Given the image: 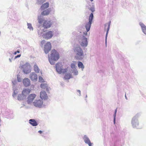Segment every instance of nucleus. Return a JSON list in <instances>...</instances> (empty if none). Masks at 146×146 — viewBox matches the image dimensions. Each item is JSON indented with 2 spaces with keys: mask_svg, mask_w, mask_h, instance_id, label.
<instances>
[{
  "mask_svg": "<svg viewBox=\"0 0 146 146\" xmlns=\"http://www.w3.org/2000/svg\"><path fill=\"white\" fill-rule=\"evenodd\" d=\"M76 35V39H77L82 47H86L88 44V41L87 38L81 32H78Z\"/></svg>",
  "mask_w": 146,
  "mask_h": 146,
  "instance_id": "1",
  "label": "nucleus"
},
{
  "mask_svg": "<svg viewBox=\"0 0 146 146\" xmlns=\"http://www.w3.org/2000/svg\"><path fill=\"white\" fill-rule=\"evenodd\" d=\"M51 54L48 55L49 61L51 65L54 64L55 61L57 60L59 58V53L55 49L52 50Z\"/></svg>",
  "mask_w": 146,
  "mask_h": 146,
  "instance_id": "2",
  "label": "nucleus"
},
{
  "mask_svg": "<svg viewBox=\"0 0 146 146\" xmlns=\"http://www.w3.org/2000/svg\"><path fill=\"white\" fill-rule=\"evenodd\" d=\"M73 50L76 59L81 60L83 58L84 56V52L82 48L79 45H76L74 47Z\"/></svg>",
  "mask_w": 146,
  "mask_h": 146,
  "instance_id": "3",
  "label": "nucleus"
},
{
  "mask_svg": "<svg viewBox=\"0 0 146 146\" xmlns=\"http://www.w3.org/2000/svg\"><path fill=\"white\" fill-rule=\"evenodd\" d=\"M138 114H137L133 117L131 119V124L133 128L137 129H140L142 128L141 127H140L139 126V123L138 119Z\"/></svg>",
  "mask_w": 146,
  "mask_h": 146,
  "instance_id": "4",
  "label": "nucleus"
},
{
  "mask_svg": "<svg viewBox=\"0 0 146 146\" xmlns=\"http://www.w3.org/2000/svg\"><path fill=\"white\" fill-rule=\"evenodd\" d=\"M93 18V13H91L89 16V21L86 23L85 25L86 32H85L83 33V34L84 35L86 36L87 35L88 36L89 35L90 33H89V34H88L87 32L89 31L90 30Z\"/></svg>",
  "mask_w": 146,
  "mask_h": 146,
  "instance_id": "5",
  "label": "nucleus"
},
{
  "mask_svg": "<svg viewBox=\"0 0 146 146\" xmlns=\"http://www.w3.org/2000/svg\"><path fill=\"white\" fill-rule=\"evenodd\" d=\"M21 69L24 73L28 74L29 73L31 70V66L30 64L27 62L21 66Z\"/></svg>",
  "mask_w": 146,
  "mask_h": 146,
  "instance_id": "6",
  "label": "nucleus"
},
{
  "mask_svg": "<svg viewBox=\"0 0 146 146\" xmlns=\"http://www.w3.org/2000/svg\"><path fill=\"white\" fill-rule=\"evenodd\" d=\"M56 70L57 72L60 74L62 73H64L67 71L66 68H63L62 65L60 63H57L55 65Z\"/></svg>",
  "mask_w": 146,
  "mask_h": 146,
  "instance_id": "7",
  "label": "nucleus"
},
{
  "mask_svg": "<svg viewBox=\"0 0 146 146\" xmlns=\"http://www.w3.org/2000/svg\"><path fill=\"white\" fill-rule=\"evenodd\" d=\"M54 33L52 31H48L43 33L42 37L46 40H48L51 39Z\"/></svg>",
  "mask_w": 146,
  "mask_h": 146,
  "instance_id": "8",
  "label": "nucleus"
},
{
  "mask_svg": "<svg viewBox=\"0 0 146 146\" xmlns=\"http://www.w3.org/2000/svg\"><path fill=\"white\" fill-rule=\"evenodd\" d=\"M33 104L34 105L37 107L40 108L43 106V102L40 100H36Z\"/></svg>",
  "mask_w": 146,
  "mask_h": 146,
  "instance_id": "9",
  "label": "nucleus"
},
{
  "mask_svg": "<svg viewBox=\"0 0 146 146\" xmlns=\"http://www.w3.org/2000/svg\"><path fill=\"white\" fill-rule=\"evenodd\" d=\"M51 48V45L50 43L47 42L44 45V51L45 53L46 54L50 50Z\"/></svg>",
  "mask_w": 146,
  "mask_h": 146,
  "instance_id": "10",
  "label": "nucleus"
},
{
  "mask_svg": "<svg viewBox=\"0 0 146 146\" xmlns=\"http://www.w3.org/2000/svg\"><path fill=\"white\" fill-rule=\"evenodd\" d=\"M52 24L51 20H46L43 22V27L45 28L48 29L50 27Z\"/></svg>",
  "mask_w": 146,
  "mask_h": 146,
  "instance_id": "11",
  "label": "nucleus"
},
{
  "mask_svg": "<svg viewBox=\"0 0 146 146\" xmlns=\"http://www.w3.org/2000/svg\"><path fill=\"white\" fill-rule=\"evenodd\" d=\"M36 95L34 94H31L27 98V102L28 104L31 103L36 97Z\"/></svg>",
  "mask_w": 146,
  "mask_h": 146,
  "instance_id": "12",
  "label": "nucleus"
},
{
  "mask_svg": "<svg viewBox=\"0 0 146 146\" xmlns=\"http://www.w3.org/2000/svg\"><path fill=\"white\" fill-rule=\"evenodd\" d=\"M111 21H109L108 23H106L104 25V29L105 30L106 29V27L107 26H108V27L107 28V31L106 35V43H107V37L108 36V33L109 31V30L110 27V26L111 25Z\"/></svg>",
  "mask_w": 146,
  "mask_h": 146,
  "instance_id": "13",
  "label": "nucleus"
},
{
  "mask_svg": "<svg viewBox=\"0 0 146 146\" xmlns=\"http://www.w3.org/2000/svg\"><path fill=\"white\" fill-rule=\"evenodd\" d=\"M40 97L42 100H46L48 98V96L45 91H41L40 93Z\"/></svg>",
  "mask_w": 146,
  "mask_h": 146,
  "instance_id": "14",
  "label": "nucleus"
},
{
  "mask_svg": "<svg viewBox=\"0 0 146 146\" xmlns=\"http://www.w3.org/2000/svg\"><path fill=\"white\" fill-rule=\"evenodd\" d=\"M29 78L32 81H36L37 79V76L35 72H32L29 75Z\"/></svg>",
  "mask_w": 146,
  "mask_h": 146,
  "instance_id": "15",
  "label": "nucleus"
},
{
  "mask_svg": "<svg viewBox=\"0 0 146 146\" xmlns=\"http://www.w3.org/2000/svg\"><path fill=\"white\" fill-rule=\"evenodd\" d=\"M84 142L88 145L89 146H92V143H91L89 138L86 135H84L83 137Z\"/></svg>",
  "mask_w": 146,
  "mask_h": 146,
  "instance_id": "16",
  "label": "nucleus"
},
{
  "mask_svg": "<svg viewBox=\"0 0 146 146\" xmlns=\"http://www.w3.org/2000/svg\"><path fill=\"white\" fill-rule=\"evenodd\" d=\"M139 25L141 27L142 32L146 35V26L141 22L139 23Z\"/></svg>",
  "mask_w": 146,
  "mask_h": 146,
  "instance_id": "17",
  "label": "nucleus"
},
{
  "mask_svg": "<svg viewBox=\"0 0 146 146\" xmlns=\"http://www.w3.org/2000/svg\"><path fill=\"white\" fill-rule=\"evenodd\" d=\"M23 83L25 86L28 87L30 85V81L28 78H25L23 80Z\"/></svg>",
  "mask_w": 146,
  "mask_h": 146,
  "instance_id": "18",
  "label": "nucleus"
},
{
  "mask_svg": "<svg viewBox=\"0 0 146 146\" xmlns=\"http://www.w3.org/2000/svg\"><path fill=\"white\" fill-rule=\"evenodd\" d=\"M41 88L43 89H45L46 91L48 92L50 90V88L48 87V84L46 83H42L40 85Z\"/></svg>",
  "mask_w": 146,
  "mask_h": 146,
  "instance_id": "19",
  "label": "nucleus"
},
{
  "mask_svg": "<svg viewBox=\"0 0 146 146\" xmlns=\"http://www.w3.org/2000/svg\"><path fill=\"white\" fill-rule=\"evenodd\" d=\"M50 9H47L43 11L41 13V15L42 16L48 15L50 12Z\"/></svg>",
  "mask_w": 146,
  "mask_h": 146,
  "instance_id": "20",
  "label": "nucleus"
},
{
  "mask_svg": "<svg viewBox=\"0 0 146 146\" xmlns=\"http://www.w3.org/2000/svg\"><path fill=\"white\" fill-rule=\"evenodd\" d=\"M31 92V90L29 89H24L22 92V94L26 97V96L29 94Z\"/></svg>",
  "mask_w": 146,
  "mask_h": 146,
  "instance_id": "21",
  "label": "nucleus"
},
{
  "mask_svg": "<svg viewBox=\"0 0 146 146\" xmlns=\"http://www.w3.org/2000/svg\"><path fill=\"white\" fill-rule=\"evenodd\" d=\"M29 122V123L33 126H36L38 125L37 122L34 119H30Z\"/></svg>",
  "mask_w": 146,
  "mask_h": 146,
  "instance_id": "22",
  "label": "nucleus"
},
{
  "mask_svg": "<svg viewBox=\"0 0 146 146\" xmlns=\"http://www.w3.org/2000/svg\"><path fill=\"white\" fill-rule=\"evenodd\" d=\"M49 7V3L46 2L44 4L40 7V9L41 10H43Z\"/></svg>",
  "mask_w": 146,
  "mask_h": 146,
  "instance_id": "23",
  "label": "nucleus"
},
{
  "mask_svg": "<svg viewBox=\"0 0 146 146\" xmlns=\"http://www.w3.org/2000/svg\"><path fill=\"white\" fill-rule=\"evenodd\" d=\"M78 66L79 68H81L82 71H83L84 68V66L82 62L80 61L78 62Z\"/></svg>",
  "mask_w": 146,
  "mask_h": 146,
  "instance_id": "24",
  "label": "nucleus"
},
{
  "mask_svg": "<svg viewBox=\"0 0 146 146\" xmlns=\"http://www.w3.org/2000/svg\"><path fill=\"white\" fill-rule=\"evenodd\" d=\"M13 96L14 98H15L17 94L18 93L17 90L15 87H13Z\"/></svg>",
  "mask_w": 146,
  "mask_h": 146,
  "instance_id": "25",
  "label": "nucleus"
},
{
  "mask_svg": "<svg viewBox=\"0 0 146 146\" xmlns=\"http://www.w3.org/2000/svg\"><path fill=\"white\" fill-rule=\"evenodd\" d=\"M25 98L26 97L22 94L18 95L17 99L19 100H21L25 99Z\"/></svg>",
  "mask_w": 146,
  "mask_h": 146,
  "instance_id": "26",
  "label": "nucleus"
},
{
  "mask_svg": "<svg viewBox=\"0 0 146 146\" xmlns=\"http://www.w3.org/2000/svg\"><path fill=\"white\" fill-rule=\"evenodd\" d=\"M34 71L36 73H39L40 71V69L36 64H35L34 66Z\"/></svg>",
  "mask_w": 146,
  "mask_h": 146,
  "instance_id": "27",
  "label": "nucleus"
},
{
  "mask_svg": "<svg viewBox=\"0 0 146 146\" xmlns=\"http://www.w3.org/2000/svg\"><path fill=\"white\" fill-rule=\"evenodd\" d=\"M70 74H67L65 75L64 78L65 80H68L72 78Z\"/></svg>",
  "mask_w": 146,
  "mask_h": 146,
  "instance_id": "28",
  "label": "nucleus"
},
{
  "mask_svg": "<svg viewBox=\"0 0 146 146\" xmlns=\"http://www.w3.org/2000/svg\"><path fill=\"white\" fill-rule=\"evenodd\" d=\"M76 62L74 61L72 62V63L70 65L71 68H72V69L76 68L77 67L76 66Z\"/></svg>",
  "mask_w": 146,
  "mask_h": 146,
  "instance_id": "29",
  "label": "nucleus"
},
{
  "mask_svg": "<svg viewBox=\"0 0 146 146\" xmlns=\"http://www.w3.org/2000/svg\"><path fill=\"white\" fill-rule=\"evenodd\" d=\"M38 23L40 24H41L43 21L44 22V21L43 18L41 17L40 15L38 16Z\"/></svg>",
  "mask_w": 146,
  "mask_h": 146,
  "instance_id": "30",
  "label": "nucleus"
},
{
  "mask_svg": "<svg viewBox=\"0 0 146 146\" xmlns=\"http://www.w3.org/2000/svg\"><path fill=\"white\" fill-rule=\"evenodd\" d=\"M27 28L30 31H33V28L31 23H27Z\"/></svg>",
  "mask_w": 146,
  "mask_h": 146,
  "instance_id": "31",
  "label": "nucleus"
},
{
  "mask_svg": "<svg viewBox=\"0 0 146 146\" xmlns=\"http://www.w3.org/2000/svg\"><path fill=\"white\" fill-rule=\"evenodd\" d=\"M72 73L74 75H78V72L76 68L72 69Z\"/></svg>",
  "mask_w": 146,
  "mask_h": 146,
  "instance_id": "32",
  "label": "nucleus"
},
{
  "mask_svg": "<svg viewBox=\"0 0 146 146\" xmlns=\"http://www.w3.org/2000/svg\"><path fill=\"white\" fill-rule=\"evenodd\" d=\"M52 31L54 33V35L55 36H57L60 33L59 32L57 29H55Z\"/></svg>",
  "mask_w": 146,
  "mask_h": 146,
  "instance_id": "33",
  "label": "nucleus"
},
{
  "mask_svg": "<svg viewBox=\"0 0 146 146\" xmlns=\"http://www.w3.org/2000/svg\"><path fill=\"white\" fill-rule=\"evenodd\" d=\"M17 79L18 82H21L22 81L23 78L19 75L18 74L17 75Z\"/></svg>",
  "mask_w": 146,
  "mask_h": 146,
  "instance_id": "34",
  "label": "nucleus"
},
{
  "mask_svg": "<svg viewBox=\"0 0 146 146\" xmlns=\"http://www.w3.org/2000/svg\"><path fill=\"white\" fill-rule=\"evenodd\" d=\"M38 35L40 37L42 36V35L43 34V31L41 29L38 30L37 31Z\"/></svg>",
  "mask_w": 146,
  "mask_h": 146,
  "instance_id": "35",
  "label": "nucleus"
},
{
  "mask_svg": "<svg viewBox=\"0 0 146 146\" xmlns=\"http://www.w3.org/2000/svg\"><path fill=\"white\" fill-rule=\"evenodd\" d=\"M17 80L16 79H13L12 81V83L13 84V87H15V86H16L17 83Z\"/></svg>",
  "mask_w": 146,
  "mask_h": 146,
  "instance_id": "36",
  "label": "nucleus"
},
{
  "mask_svg": "<svg viewBox=\"0 0 146 146\" xmlns=\"http://www.w3.org/2000/svg\"><path fill=\"white\" fill-rule=\"evenodd\" d=\"M13 55L12 54H11L10 55L11 58H9V59L10 62L11 63L12 62V60L13 59Z\"/></svg>",
  "mask_w": 146,
  "mask_h": 146,
  "instance_id": "37",
  "label": "nucleus"
},
{
  "mask_svg": "<svg viewBox=\"0 0 146 146\" xmlns=\"http://www.w3.org/2000/svg\"><path fill=\"white\" fill-rule=\"evenodd\" d=\"M39 81L41 82H44V80L43 78L40 76L39 77Z\"/></svg>",
  "mask_w": 146,
  "mask_h": 146,
  "instance_id": "38",
  "label": "nucleus"
},
{
  "mask_svg": "<svg viewBox=\"0 0 146 146\" xmlns=\"http://www.w3.org/2000/svg\"><path fill=\"white\" fill-rule=\"evenodd\" d=\"M44 0H37V3L39 4H41L44 2Z\"/></svg>",
  "mask_w": 146,
  "mask_h": 146,
  "instance_id": "39",
  "label": "nucleus"
},
{
  "mask_svg": "<svg viewBox=\"0 0 146 146\" xmlns=\"http://www.w3.org/2000/svg\"><path fill=\"white\" fill-rule=\"evenodd\" d=\"M88 8L92 11V12H93L95 11V9L94 7H88Z\"/></svg>",
  "mask_w": 146,
  "mask_h": 146,
  "instance_id": "40",
  "label": "nucleus"
},
{
  "mask_svg": "<svg viewBox=\"0 0 146 146\" xmlns=\"http://www.w3.org/2000/svg\"><path fill=\"white\" fill-rule=\"evenodd\" d=\"M45 41L44 40H42L41 42V46H43V45L45 43Z\"/></svg>",
  "mask_w": 146,
  "mask_h": 146,
  "instance_id": "41",
  "label": "nucleus"
},
{
  "mask_svg": "<svg viewBox=\"0 0 146 146\" xmlns=\"http://www.w3.org/2000/svg\"><path fill=\"white\" fill-rule=\"evenodd\" d=\"M116 113H117V110L116 109L114 113L113 114V118L116 119Z\"/></svg>",
  "mask_w": 146,
  "mask_h": 146,
  "instance_id": "42",
  "label": "nucleus"
},
{
  "mask_svg": "<svg viewBox=\"0 0 146 146\" xmlns=\"http://www.w3.org/2000/svg\"><path fill=\"white\" fill-rule=\"evenodd\" d=\"M21 54H19L17 55V56H15V58H14V60L16 59V58H19L21 57Z\"/></svg>",
  "mask_w": 146,
  "mask_h": 146,
  "instance_id": "43",
  "label": "nucleus"
},
{
  "mask_svg": "<svg viewBox=\"0 0 146 146\" xmlns=\"http://www.w3.org/2000/svg\"><path fill=\"white\" fill-rule=\"evenodd\" d=\"M77 92L79 93V94L78 95L79 96H81V92L79 90H77Z\"/></svg>",
  "mask_w": 146,
  "mask_h": 146,
  "instance_id": "44",
  "label": "nucleus"
},
{
  "mask_svg": "<svg viewBox=\"0 0 146 146\" xmlns=\"http://www.w3.org/2000/svg\"><path fill=\"white\" fill-rule=\"evenodd\" d=\"M115 119H116L113 118V123L114 124L115 123Z\"/></svg>",
  "mask_w": 146,
  "mask_h": 146,
  "instance_id": "45",
  "label": "nucleus"
},
{
  "mask_svg": "<svg viewBox=\"0 0 146 146\" xmlns=\"http://www.w3.org/2000/svg\"><path fill=\"white\" fill-rule=\"evenodd\" d=\"M42 131L41 130L39 131H38V133H39L40 134L42 133Z\"/></svg>",
  "mask_w": 146,
  "mask_h": 146,
  "instance_id": "46",
  "label": "nucleus"
},
{
  "mask_svg": "<svg viewBox=\"0 0 146 146\" xmlns=\"http://www.w3.org/2000/svg\"><path fill=\"white\" fill-rule=\"evenodd\" d=\"M13 54L15 55H16L17 54V52H14V53H13Z\"/></svg>",
  "mask_w": 146,
  "mask_h": 146,
  "instance_id": "47",
  "label": "nucleus"
},
{
  "mask_svg": "<svg viewBox=\"0 0 146 146\" xmlns=\"http://www.w3.org/2000/svg\"><path fill=\"white\" fill-rule=\"evenodd\" d=\"M17 52V53H20V51L19 50H17V51H16Z\"/></svg>",
  "mask_w": 146,
  "mask_h": 146,
  "instance_id": "48",
  "label": "nucleus"
},
{
  "mask_svg": "<svg viewBox=\"0 0 146 146\" xmlns=\"http://www.w3.org/2000/svg\"><path fill=\"white\" fill-rule=\"evenodd\" d=\"M125 99H126V100H127V97L126 96V94H125Z\"/></svg>",
  "mask_w": 146,
  "mask_h": 146,
  "instance_id": "49",
  "label": "nucleus"
},
{
  "mask_svg": "<svg viewBox=\"0 0 146 146\" xmlns=\"http://www.w3.org/2000/svg\"><path fill=\"white\" fill-rule=\"evenodd\" d=\"M87 97V95H86V96H85V98H86Z\"/></svg>",
  "mask_w": 146,
  "mask_h": 146,
  "instance_id": "50",
  "label": "nucleus"
},
{
  "mask_svg": "<svg viewBox=\"0 0 146 146\" xmlns=\"http://www.w3.org/2000/svg\"><path fill=\"white\" fill-rule=\"evenodd\" d=\"M91 2L93 0H90Z\"/></svg>",
  "mask_w": 146,
  "mask_h": 146,
  "instance_id": "51",
  "label": "nucleus"
},
{
  "mask_svg": "<svg viewBox=\"0 0 146 146\" xmlns=\"http://www.w3.org/2000/svg\"><path fill=\"white\" fill-rule=\"evenodd\" d=\"M1 35V31H0V35Z\"/></svg>",
  "mask_w": 146,
  "mask_h": 146,
  "instance_id": "52",
  "label": "nucleus"
},
{
  "mask_svg": "<svg viewBox=\"0 0 146 146\" xmlns=\"http://www.w3.org/2000/svg\"><path fill=\"white\" fill-rule=\"evenodd\" d=\"M45 0H44V1H45Z\"/></svg>",
  "mask_w": 146,
  "mask_h": 146,
  "instance_id": "53",
  "label": "nucleus"
}]
</instances>
